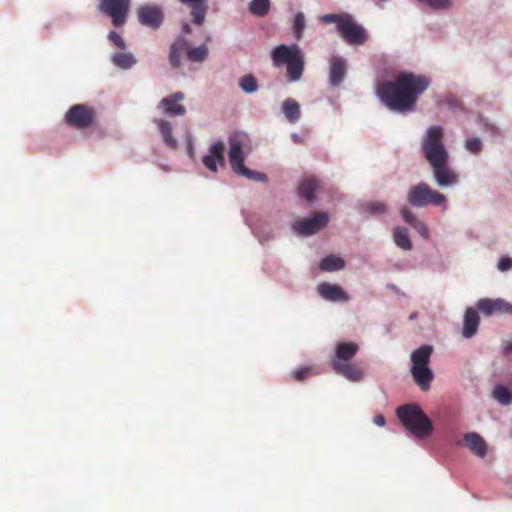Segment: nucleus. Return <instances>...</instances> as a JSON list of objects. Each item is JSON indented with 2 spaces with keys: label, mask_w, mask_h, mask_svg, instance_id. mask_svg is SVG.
Here are the masks:
<instances>
[{
  "label": "nucleus",
  "mask_w": 512,
  "mask_h": 512,
  "mask_svg": "<svg viewBox=\"0 0 512 512\" xmlns=\"http://www.w3.org/2000/svg\"><path fill=\"white\" fill-rule=\"evenodd\" d=\"M225 145L218 140L212 143L208 149V153L203 156V165L211 172L216 173L218 166H225Z\"/></svg>",
  "instance_id": "14"
},
{
  "label": "nucleus",
  "mask_w": 512,
  "mask_h": 512,
  "mask_svg": "<svg viewBox=\"0 0 512 512\" xmlns=\"http://www.w3.org/2000/svg\"><path fill=\"white\" fill-rule=\"evenodd\" d=\"M329 222V215L320 212L313 217L296 221L292 224V230L300 236H311L322 230Z\"/></svg>",
  "instance_id": "12"
},
{
  "label": "nucleus",
  "mask_w": 512,
  "mask_h": 512,
  "mask_svg": "<svg viewBox=\"0 0 512 512\" xmlns=\"http://www.w3.org/2000/svg\"><path fill=\"white\" fill-rule=\"evenodd\" d=\"M171 47L175 48V49H178L180 51L182 50H187L189 46V43L188 41L186 40V38L183 36V35H179L175 40L174 42L171 44Z\"/></svg>",
  "instance_id": "44"
},
{
  "label": "nucleus",
  "mask_w": 512,
  "mask_h": 512,
  "mask_svg": "<svg viewBox=\"0 0 512 512\" xmlns=\"http://www.w3.org/2000/svg\"><path fill=\"white\" fill-rule=\"evenodd\" d=\"M476 307L485 316L496 313L512 315V304L503 298H481L478 300Z\"/></svg>",
  "instance_id": "15"
},
{
  "label": "nucleus",
  "mask_w": 512,
  "mask_h": 512,
  "mask_svg": "<svg viewBox=\"0 0 512 512\" xmlns=\"http://www.w3.org/2000/svg\"><path fill=\"white\" fill-rule=\"evenodd\" d=\"M131 0H100L99 10L111 18L115 27H121L127 22Z\"/></svg>",
  "instance_id": "10"
},
{
  "label": "nucleus",
  "mask_w": 512,
  "mask_h": 512,
  "mask_svg": "<svg viewBox=\"0 0 512 512\" xmlns=\"http://www.w3.org/2000/svg\"><path fill=\"white\" fill-rule=\"evenodd\" d=\"M412 228H414L416 230V232L423 238V239H428L429 236H430V233H429V229L427 227V225L425 224L424 221H422L421 219H419L413 226Z\"/></svg>",
  "instance_id": "41"
},
{
  "label": "nucleus",
  "mask_w": 512,
  "mask_h": 512,
  "mask_svg": "<svg viewBox=\"0 0 512 512\" xmlns=\"http://www.w3.org/2000/svg\"><path fill=\"white\" fill-rule=\"evenodd\" d=\"M492 396L503 406H508L512 403V392L503 385H496L493 389Z\"/></svg>",
  "instance_id": "32"
},
{
  "label": "nucleus",
  "mask_w": 512,
  "mask_h": 512,
  "mask_svg": "<svg viewBox=\"0 0 512 512\" xmlns=\"http://www.w3.org/2000/svg\"><path fill=\"white\" fill-rule=\"evenodd\" d=\"M65 120L76 129H86L93 124L94 111L84 104H75L66 112Z\"/></svg>",
  "instance_id": "11"
},
{
  "label": "nucleus",
  "mask_w": 512,
  "mask_h": 512,
  "mask_svg": "<svg viewBox=\"0 0 512 512\" xmlns=\"http://www.w3.org/2000/svg\"><path fill=\"white\" fill-rule=\"evenodd\" d=\"M209 48L203 43L198 46H190L186 50V57L192 63H203L208 59Z\"/></svg>",
  "instance_id": "27"
},
{
  "label": "nucleus",
  "mask_w": 512,
  "mask_h": 512,
  "mask_svg": "<svg viewBox=\"0 0 512 512\" xmlns=\"http://www.w3.org/2000/svg\"><path fill=\"white\" fill-rule=\"evenodd\" d=\"M464 445L478 458H485L488 453V445L485 439L477 432H467L463 435Z\"/></svg>",
  "instance_id": "18"
},
{
  "label": "nucleus",
  "mask_w": 512,
  "mask_h": 512,
  "mask_svg": "<svg viewBox=\"0 0 512 512\" xmlns=\"http://www.w3.org/2000/svg\"><path fill=\"white\" fill-rule=\"evenodd\" d=\"M399 214L402 220L411 227L419 220L415 213L407 207H402L399 210Z\"/></svg>",
  "instance_id": "37"
},
{
  "label": "nucleus",
  "mask_w": 512,
  "mask_h": 512,
  "mask_svg": "<svg viewBox=\"0 0 512 512\" xmlns=\"http://www.w3.org/2000/svg\"><path fill=\"white\" fill-rule=\"evenodd\" d=\"M107 38L119 49L126 50L127 44L125 40L115 31H110Z\"/></svg>",
  "instance_id": "39"
},
{
  "label": "nucleus",
  "mask_w": 512,
  "mask_h": 512,
  "mask_svg": "<svg viewBox=\"0 0 512 512\" xmlns=\"http://www.w3.org/2000/svg\"><path fill=\"white\" fill-rule=\"evenodd\" d=\"M416 2L421 8L433 11L450 10L454 5L453 0H416Z\"/></svg>",
  "instance_id": "30"
},
{
  "label": "nucleus",
  "mask_w": 512,
  "mask_h": 512,
  "mask_svg": "<svg viewBox=\"0 0 512 512\" xmlns=\"http://www.w3.org/2000/svg\"><path fill=\"white\" fill-rule=\"evenodd\" d=\"M497 268L500 272H507L512 269V258L509 256L501 257L498 261Z\"/></svg>",
  "instance_id": "43"
},
{
  "label": "nucleus",
  "mask_w": 512,
  "mask_h": 512,
  "mask_svg": "<svg viewBox=\"0 0 512 512\" xmlns=\"http://www.w3.org/2000/svg\"><path fill=\"white\" fill-rule=\"evenodd\" d=\"M137 19L143 26L158 29L164 22V11L158 5L146 4L138 8Z\"/></svg>",
  "instance_id": "13"
},
{
  "label": "nucleus",
  "mask_w": 512,
  "mask_h": 512,
  "mask_svg": "<svg viewBox=\"0 0 512 512\" xmlns=\"http://www.w3.org/2000/svg\"><path fill=\"white\" fill-rule=\"evenodd\" d=\"M184 99L183 92H174L160 100L158 109L162 110L163 114L167 116H183L186 113V108L178 102Z\"/></svg>",
  "instance_id": "16"
},
{
  "label": "nucleus",
  "mask_w": 512,
  "mask_h": 512,
  "mask_svg": "<svg viewBox=\"0 0 512 512\" xmlns=\"http://www.w3.org/2000/svg\"><path fill=\"white\" fill-rule=\"evenodd\" d=\"M319 20L325 24H336V30L342 39L353 46H361L368 40L365 27L359 24L349 13L324 14Z\"/></svg>",
  "instance_id": "5"
},
{
  "label": "nucleus",
  "mask_w": 512,
  "mask_h": 512,
  "mask_svg": "<svg viewBox=\"0 0 512 512\" xmlns=\"http://www.w3.org/2000/svg\"><path fill=\"white\" fill-rule=\"evenodd\" d=\"M345 261L336 255H327L319 263V268L325 272H335L344 269Z\"/></svg>",
  "instance_id": "29"
},
{
  "label": "nucleus",
  "mask_w": 512,
  "mask_h": 512,
  "mask_svg": "<svg viewBox=\"0 0 512 512\" xmlns=\"http://www.w3.org/2000/svg\"><path fill=\"white\" fill-rule=\"evenodd\" d=\"M393 241L398 248L404 251H410L413 247L408 230L403 226L393 228Z\"/></svg>",
  "instance_id": "26"
},
{
  "label": "nucleus",
  "mask_w": 512,
  "mask_h": 512,
  "mask_svg": "<svg viewBox=\"0 0 512 512\" xmlns=\"http://www.w3.org/2000/svg\"><path fill=\"white\" fill-rule=\"evenodd\" d=\"M480 317L477 310L473 307H468L464 312L462 336L470 339L478 332Z\"/></svg>",
  "instance_id": "20"
},
{
  "label": "nucleus",
  "mask_w": 512,
  "mask_h": 512,
  "mask_svg": "<svg viewBox=\"0 0 512 512\" xmlns=\"http://www.w3.org/2000/svg\"><path fill=\"white\" fill-rule=\"evenodd\" d=\"M432 353L431 345H422L410 354V374L422 391H428L434 379V372L430 367Z\"/></svg>",
  "instance_id": "8"
},
{
  "label": "nucleus",
  "mask_w": 512,
  "mask_h": 512,
  "mask_svg": "<svg viewBox=\"0 0 512 512\" xmlns=\"http://www.w3.org/2000/svg\"><path fill=\"white\" fill-rule=\"evenodd\" d=\"M500 350L503 356H510L512 354V338L503 339L500 344Z\"/></svg>",
  "instance_id": "45"
},
{
  "label": "nucleus",
  "mask_w": 512,
  "mask_h": 512,
  "mask_svg": "<svg viewBox=\"0 0 512 512\" xmlns=\"http://www.w3.org/2000/svg\"><path fill=\"white\" fill-rule=\"evenodd\" d=\"M305 28H306L305 15L303 12L299 11L294 15L293 25H292L293 35L297 40H300L303 37Z\"/></svg>",
  "instance_id": "34"
},
{
  "label": "nucleus",
  "mask_w": 512,
  "mask_h": 512,
  "mask_svg": "<svg viewBox=\"0 0 512 512\" xmlns=\"http://www.w3.org/2000/svg\"><path fill=\"white\" fill-rule=\"evenodd\" d=\"M463 147L468 153L478 155L484 150V143L479 136H470L464 140Z\"/></svg>",
  "instance_id": "33"
},
{
  "label": "nucleus",
  "mask_w": 512,
  "mask_h": 512,
  "mask_svg": "<svg viewBox=\"0 0 512 512\" xmlns=\"http://www.w3.org/2000/svg\"><path fill=\"white\" fill-rule=\"evenodd\" d=\"M361 211L377 220H383L390 215L389 205L385 201L380 200H368L362 207Z\"/></svg>",
  "instance_id": "19"
},
{
  "label": "nucleus",
  "mask_w": 512,
  "mask_h": 512,
  "mask_svg": "<svg viewBox=\"0 0 512 512\" xmlns=\"http://www.w3.org/2000/svg\"><path fill=\"white\" fill-rule=\"evenodd\" d=\"M444 104L450 109L452 112H457L461 109L460 101L454 97L453 95H447L444 98Z\"/></svg>",
  "instance_id": "40"
},
{
  "label": "nucleus",
  "mask_w": 512,
  "mask_h": 512,
  "mask_svg": "<svg viewBox=\"0 0 512 512\" xmlns=\"http://www.w3.org/2000/svg\"><path fill=\"white\" fill-rule=\"evenodd\" d=\"M271 58L275 67L287 66V77L290 82L301 79L304 70V55L297 44H280L271 51Z\"/></svg>",
  "instance_id": "6"
},
{
  "label": "nucleus",
  "mask_w": 512,
  "mask_h": 512,
  "mask_svg": "<svg viewBox=\"0 0 512 512\" xmlns=\"http://www.w3.org/2000/svg\"><path fill=\"white\" fill-rule=\"evenodd\" d=\"M380 2H386L387 0H379Z\"/></svg>",
  "instance_id": "53"
},
{
  "label": "nucleus",
  "mask_w": 512,
  "mask_h": 512,
  "mask_svg": "<svg viewBox=\"0 0 512 512\" xmlns=\"http://www.w3.org/2000/svg\"><path fill=\"white\" fill-rule=\"evenodd\" d=\"M291 138H292V140H293L295 143H298V142L300 141V136H299L298 134H296V133H293V134L291 135Z\"/></svg>",
  "instance_id": "51"
},
{
  "label": "nucleus",
  "mask_w": 512,
  "mask_h": 512,
  "mask_svg": "<svg viewBox=\"0 0 512 512\" xmlns=\"http://www.w3.org/2000/svg\"><path fill=\"white\" fill-rule=\"evenodd\" d=\"M155 123L158 127V130L162 136L165 144L171 148H176L178 143L177 140L172 135V124L168 120L158 119L155 120Z\"/></svg>",
  "instance_id": "28"
},
{
  "label": "nucleus",
  "mask_w": 512,
  "mask_h": 512,
  "mask_svg": "<svg viewBox=\"0 0 512 512\" xmlns=\"http://www.w3.org/2000/svg\"><path fill=\"white\" fill-rule=\"evenodd\" d=\"M181 51L170 46L168 60L173 68L181 66Z\"/></svg>",
  "instance_id": "38"
},
{
  "label": "nucleus",
  "mask_w": 512,
  "mask_h": 512,
  "mask_svg": "<svg viewBox=\"0 0 512 512\" xmlns=\"http://www.w3.org/2000/svg\"><path fill=\"white\" fill-rule=\"evenodd\" d=\"M358 351L359 345L355 342H338L335 346V356L330 362L336 374L353 383L361 382L364 378L363 371L350 363Z\"/></svg>",
  "instance_id": "4"
},
{
  "label": "nucleus",
  "mask_w": 512,
  "mask_h": 512,
  "mask_svg": "<svg viewBox=\"0 0 512 512\" xmlns=\"http://www.w3.org/2000/svg\"><path fill=\"white\" fill-rule=\"evenodd\" d=\"M271 0H251L248 4V11L255 17H265L270 10Z\"/></svg>",
  "instance_id": "31"
},
{
  "label": "nucleus",
  "mask_w": 512,
  "mask_h": 512,
  "mask_svg": "<svg viewBox=\"0 0 512 512\" xmlns=\"http://www.w3.org/2000/svg\"><path fill=\"white\" fill-rule=\"evenodd\" d=\"M345 60L341 57H334L329 71V83L331 86H338L345 78Z\"/></svg>",
  "instance_id": "24"
},
{
  "label": "nucleus",
  "mask_w": 512,
  "mask_h": 512,
  "mask_svg": "<svg viewBox=\"0 0 512 512\" xmlns=\"http://www.w3.org/2000/svg\"><path fill=\"white\" fill-rule=\"evenodd\" d=\"M317 292L321 298L329 302H347L350 299L341 286L327 282L319 284Z\"/></svg>",
  "instance_id": "17"
},
{
  "label": "nucleus",
  "mask_w": 512,
  "mask_h": 512,
  "mask_svg": "<svg viewBox=\"0 0 512 512\" xmlns=\"http://www.w3.org/2000/svg\"><path fill=\"white\" fill-rule=\"evenodd\" d=\"M182 33L184 35H188V34L192 33V28H191V25L189 23H184L182 25Z\"/></svg>",
  "instance_id": "50"
},
{
  "label": "nucleus",
  "mask_w": 512,
  "mask_h": 512,
  "mask_svg": "<svg viewBox=\"0 0 512 512\" xmlns=\"http://www.w3.org/2000/svg\"><path fill=\"white\" fill-rule=\"evenodd\" d=\"M406 201L412 208L416 209L432 206L446 210L448 204V198L444 193L434 189L424 181H420L408 188Z\"/></svg>",
  "instance_id": "9"
},
{
  "label": "nucleus",
  "mask_w": 512,
  "mask_h": 512,
  "mask_svg": "<svg viewBox=\"0 0 512 512\" xmlns=\"http://www.w3.org/2000/svg\"><path fill=\"white\" fill-rule=\"evenodd\" d=\"M420 151L438 188L449 189L459 183L457 173L450 167V155L444 143L442 126L432 125L425 130L420 140Z\"/></svg>",
  "instance_id": "2"
},
{
  "label": "nucleus",
  "mask_w": 512,
  "mask_h": 512,
  "mask_svg": "<svg viewBox=\"0 0 512 512\" xmlns=\"http://www.w3.org/2000/svg\"><path fill=\"white\" fill-rule=\"evenodd\" d=\"M309 371H310L309 368H300V369L295 370L293 372V375L297 380H302L309 373Z\"/></svg>",
  "instance_id": "47"
},
{
  "label": "nucleus",
  "mask_w": 512,
  "mask_h": 512,
  "mask_svg": "<svg viewBox=\"0 0 512 512\" xmlns=\"http://www.w3.org/2000/svg\"><path fill=\"white\" fill-rule=\"evenodd\" d=\"M110 62L121 70H130L138 60L132 52L122 50V52H114L109 55Z\"/></svg>",
  "instance_id": "22"
},
{
  "label": "nucleus",
  "mask_w": 512,
  "mask_h": 512,
  "mask_svg": "<svg viewBox=\"0 0 512 512\" xmlns=\"http://www.w3.org/2000/svg\"><path fill=\"white\" fill-rule=\"evenodd\" d=\"M179 2L191 6L190 15L193 24H203L208 11L207 0H179Z\"/></svg>",
  "instance_id": "21"
},
{
  "label": "nucleus",
  "mask_w": 512,
  "mask_h": 512,
  "mask_svg": "<svg viewBox=\"0 0 512 512\" xmlns=\"http://www.w3.org/2000/svg\"><path fill=\"white\" fill-rule=\"evenodd\" d=\"M431 85L425 74L399 71L393 80L382 82L377 87V96L390 111L407 115L416 111L419 97Z\"/></svg>",
  "instance_id": "1"
},
{
  "label": "nucleus",
  "mask_w": 512,
  "mask_h": 512,
  "mask_svg": "<svg viewBox=\"0 0 512 512\" xmlns=\"http://www.w3.org/2000/svg\"><path fill=\"white\" fill-rule=\"evenodd\" d=\"M386 288L389 289V290H392L393 292L397 293V294H401V295H404V293L400 290L399 287H397L396 285L394 284H387L386 285Z\"/></svg>",
  "instance_id": "49"
},
{
  "label": "nucleus",
  "mask_w": 512,
  "mask_h": 512,
  "mask_svg": "<svg viewBox=\"0 0 512 512\" xmlns=\"http://www.w3.org/2000/svg\"><path fill=\"white\" fill-rule=\"evenodd\" d=\"M274 238V232L273 231H261L259 234H258V239L260 242H267L269 241L270 239Z\"/></svg>",
  "instance_id": "46"
},
{
  "label": "nucleus",
  "mask_w": 512,
  "mask_h": 512,
  "mask_svg": "<svg viewBox=\"0 0 512 512\" xmlns=\"http://www.w3.org/2000/svg\"><path fill=\"white\" fill-rule=\"evenodd\" d=\"M228 157L232 171L241 177L258 183H266L268 177L265 173L251 170L245 166L243 149L249 143V137L244 132H234L228 138Z\"/></svg>",
  "instance_id": "3"
},
{
  "label": "nucleus",
  "mask_w": 512,
  "mask_h": 512,
  "mask_svg": "<svg viewBox=\"0 0 512 512\" xmlns=\"http://www.w3.org/2000/svg\"><path fill=\"white\" fill-rule=\"evenodd\" d=\"M396 414L402 425L416 438H427L433 432L432 421L416 404L400 406L397 408Z\"/></svg>",
  "instance_id": "7"
},
{
  "label": "nucleus",
  "mask_w": 512,
  "mask_h": 512,
  "mask_svg": "<svg viewBox=\"0 0 512 512\" xmlns=\"http://www.w3.org/2000/svg\"><path fill=\"white\" fill-rule=\"evenodd\" d=\"M281 110L289 123H296L301 117L300 105L293 98H287L282 103Z\"/></svg>",
  "instance_id": "25"
},
{
  "label": "nucleus",
  "mask_w": 512,
  "mask_h": 512,
  "mask_svg": "<svg viewBox=\"0 0 512 512\" xmlns=\"http://www.w3.org/2000/svg\"><path fill=\"white\" fill-rule=\"evenodd\" d=\"M417 318V312H413L409 315V320H415Z\"/></svg>",
  "instance_id": "52"
},
{
  "label": "nucleus",
  "mask_w": 512,
  "mask_h": 512,
  "mask_svg": "<svg viewBox=\"0 0 512 512\" xmlns=\"http://www.w3.org/2000/svg\"><path fill=\"white\" fill-rule=\"evenodd\" d=\"M239 87L247 94L255 93L258 90V83L252 74L244 75L239 79Z\"/></svg>",
  "instance_id": "35"
},
{
  "label": "nucleus",
  "mask_w": 512,
  "mask_h": 512,
  "mask_svg": "<svg viewBox=\"0 0 512 512\" xmlns=\"http://www.w3.org/2000/svg\"><path fill=\"white\" fill-rule=\"evenodd\" d=\"M318 187L317 179L313 177L304 178L298 186V195L307 202H314Z\"/></svg>",
  "instance_id": "23"
},
{
  "label": "nucleus",
  "mask_w": 512,
  "mask_h": 512,
  "mask_svg": "<svg viewBox=\"0 0 512 512\" xmlns=\"http://www.w3.org/2000/svg\"><path fill=\"white\" fill-rule=\"evenodd\" d=\"M373 423L379 427L385 426L386 420L383 415H376L373 418Z\"/></svg>",
  "instance_id": "48"
},
{
  "label": "nucleus",
  "mask_w": 512,
  "mask_h": 512,
  "mask_svg": "<svg viewBox=\"0 0 512 512\" xmlns=\"http://www.w3.org/2000/svg\"><path fill=\"white\" fill-rule=\"evenodd\" d=\"M481 128L492 137H498L502 135V130L495 123L491 122L485 117H481L479 120Z\"/></svg>",
  "instance_id": "36"
},
{
  "label": "nucleus",
  "mask_w": 512,
  "mask_h": 512,
  "mask_svg": "<svg viewBox=\"0 0 512 512\" xmlns=\"http://www.w3.org/2000/svg\"><path fill=\"white\" fill-rule=\"evenodd\" d=\"M184 133H185V142H186V149L187 153L190 157L194 156V143H193V136L188 127H184Z\"/></svg>",
  "instance_id": "42"
}]
</instances>
